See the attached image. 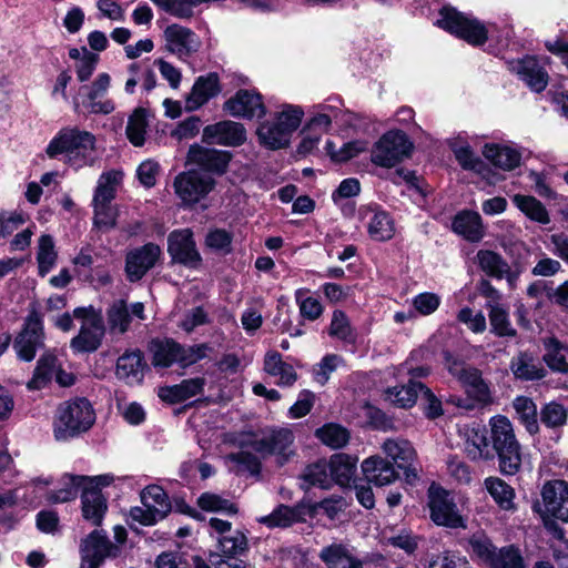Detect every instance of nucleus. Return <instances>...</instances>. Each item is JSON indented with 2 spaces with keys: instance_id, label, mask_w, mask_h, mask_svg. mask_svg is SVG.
<instances>
[{
  "instance_id": "13d9d810",
  "label": "nucleus",
  "mask_w": 568,
  "mask_h": 568,
  "mask_svg": "<svg viewBox=\"0 0 568 568\" xmlns=\"http://www.w3.org/2000/svg\"><path fill=\"white\" fill-rule=\"evenodd\" d=\"M315 434L323 444L332 448H341L349 439L347 429L336 424H327L318 428Z\"/></svg>"
},
{
  "instance_id": "473e14b6",
  "label": "nucleus",
  "mask_w": 568,
  "mask_h": 568,
  "mask_svg": "<svg viewBox=\"0 0 568 568\" xmlns=\"http://www.w3.org/2000/svg\"><path fill=\"white\" fill-rule=\"evenodd\" d=\"M219 92V77L216 73H210L205 77L197 78L193 84L192 91L186 98V109L189 111H194L201 108Z\"/></svg>"
},
{
  "instance_id": "1a4fd4ad",
  "label": "nucleus",
  "mask_w": 568,
  "mask_h": 568,
  "mask_svg": "<svg viewBox=\"0 0 568 568\" xmlns=\"http://www.w3.org/2000/svg\"><path fill=\"white\" fill-rule=\"evenodd\" d=\"M469 547L471 552L490 568H525L523 558L517 549L506 547L497 551L485 535H474L469 539Z\"/></svg>"
},
{
  "instance_id": "0e129e2a",
  "label": "nucleus",
  "mask_w": 568,
  "mask_h": 568,
  "mask_svg": "<svg viewBox=\"0 0 568 568\" xmlns=\"http://www.w3.org/2000/svg\"><path fill=\"white\" fill-rule=\"evenodd\" d=\"M568 412L557 402L546 404L540 410V420L549 428L560 427L567 422Z\"/></svg>"
},
{
  "instance_id": "864d4df0",
  "label": "nucleus",
  "mask_w": 568,
  "mask_h": 568,
  "mask_svg": "<svg viewBox=\"0 0 568 568\" xmlns=\"http://www.w3.org/2000/svg\"><path fill=\"white\" fill-rule=\"evenodd\" d=\"M545 355L544 361L555 372L567 373L568 363L564 354V345L555 337H548L544 341Z\"/></svg>"
},
{
  "instance_id": "2eb2a0df",
  "label": "nucleus",
  "mask_w": 568,
  "mask_h": 568,
  "mask_svg": "<svg viewBox=\"0 0 568 568\" xmlns=\"http://www.w3.org/2000/svg\"><path fill=\"white\" fill-rule=\"evenodd\" d=\"M43 346V324L37 311L30 312L23 331L17 336L13 347L20 359L30 362Z\"/></svg>"
},
{
  "instance_id": "de8ad7c7",
  "label": "nucleus",
  "mask_w": 568,
  "mask_h": 568,
  "mask_svg": "<svg viewBox=\"0 0 568 568\" xmlns=\"http://www.w3.org/2000/svg\"><path fill=\"white\" fill-rule=\"evenodd\" d=\"M122 180L119 171H108L100 175L95 187L93 203L111 204L115 197L116 186Z\"/></svg>"
},
{
  "instance_id": "5fc2aeb1",
  "label": "nucleus",
  "mask_w": 568,
  "mask_h": 568,
  "mask_svg": "<svg viewBox=\"0 0 568 568\" xmlns=\"http://www.w3.org/2000/svg\"><path fill=\"white\" fill-rule=\"evenodd\" d=\"M487 306L491 332L498 336L514 337L516 329L510 324L507 311L497 303H489Z\"/></svg>"
},
{
  "instance_id": "72a5a7b5",
  "label": "nucleus",
  "mask_w": 568,
  "mask_h": 568,
  "mask_svg": "<svg viewBox=\"0 0 568 568\" xmlns=\"http://www.w3.org/2000/svg\"><path fill=\"white\" fill-rule=\"evenodd\" d=\"M453 231L469 242H479L485 235L481 216L475 211H462L453 220Z\"/></svg>"
},
{
  "instance_id": "774afa93",
  "label": "nucleus",
  "mask_w": 568,
  "mask_h": 568,
  "mask_svg": "<svg viewBox=\"0 0 568 568\" xmlns=\"http://www.w3.org/2000/svg\"><path fill=\"white\" fill-rule=\"evenodd\" d=\"M444 365L449 374L462 384H465L468 381L470 372L477 371V368L468 366L447 351L444 352Z\"/></svg>"
},
{
  "instance_id": "8fccbe9b",
  "label": "nucleus",
  "mask_w": 568,
  "mask_h": 568,
  "mask_svg": "<svg viewBox=\"0 0 568 568\" xmlns=\"http://www.w3.org/2000/svg\"><path fill=\"white\" fill-rule=\"evenodd\" d=\"M485 487L494 500L505 510L514 508V489L498 477L485 479Z\"/></svg>"
},
{
  "instance_id": "052dcab7",
  "label": "nucleus",
  "mask_w": 568,
  "mask_h": 568,
  "mask_svg": "<svg viewBox=\"0 0 568 568\" xmlns=\"http://www.w3.org/2000/svg\"><path fill=\"white\" fill-rule=\"evenodd\" d=\"M295 300L300 307V313L303 317L315 321L323 313V306L320 301L308 295V290L298 288L295 292Z\"/></svg>"
},
{
  "instance_id": "ddd939ff",
  "label": "nucleus",
  "mask_w": 568,
  "mask_h": 568,
  "mask_svg": "<svg viewBox=\"0 0 568 568\" xmlns=\"http://www.w3.org/2000/svg\"><path fill=\"white\" fill-rule=\"evenodd\" d=\"M428 497L430 518L436 525L449 528L465 527L464 518L446 490L432 486L428 490Z\"/></svg>"
},
{
  "instance_id": "f03ea898",
  "label": "nucleus",
  "mask_w": 568,
  "mask_h": 568,
  "mask_svg": "<svg viewBox=\"0 0 568 568\" xmlns=\"http://www.w3.org/2000/svg\"><path fill=\"white\" fill-rule=\"evenodd\" d=\"M488 426L490 446L494 456L499 458L500 471L515 475L521 465V452L511 422L504 415H496L490 417Z\"/></svg>"
},
{
  "instance_id": "20e7f679",
  "label": "nucleus",
  "mask_w": 568,
  "mask_h": 568,
  "mask_svg": "<svg viewBox=\"0 0 568 568\" xmlns=\"http://www.w3.org/2000/svg\"><path fill=\"white\" fill-rule=\"evenodd\" d=\"M95 420L94 410L84 398L61 404L53 423V434L57 440H67L91 428Z\"/></svg>"
},
{
  "instance_id": "a878e982",
  "label": "nucleus",
  "mask_w": 568,
  "mask_h": 568,
  "mask_svg": "<svg viewBox=\"0 0 568 568\" xmlns=\"http://www.w3.org/2000/svg\"><path fill=\"white\" fill-rule=\"evenodd\" d=\"M133 317L144 320L143 303L136 302L129 306L123 300H119L106 312L110 329L120 334H124L129 329Z\"/></svg>"
},
{
  "instance_id": "79ce46f5",
  "label": "nucleus",
  "mask_w": 568,
  "mask_h": 568,
  "mask_svg": "<svg viewBox=\"0 0 568 568\" xmlns=\"http://www.w3.org/2000/svg\"><path fill=\"white\" fill-rule=\"evenodd\" d=\"M513 407L519 422L526 430L534 435L539 432L538 412L534 400L526 396H518L513 402Z\"/></svg>"
},
{
  "instance_id": "c03bdc74",
  "label": "nucleus",
  "mask_w": 568,
  "mask_h": 568,
  "mask_svg": "<svg viewBox=\"0 0 568 568\" xmlns=\"http://www.w3.org/2000/svg\"><path fill=\"white\" fill-rule=\"evenodd\" d=\"M423 389V383L410 379L405 386L388 388L385 392V396L392 404L406 408L415 404L418 394H420Z\"/></svg>"
},
{
  "instance_id": "e2e57ef3",
  "label": "nucleus",
  "mask_w": 568,
  "mask_h": 568,
  "mask_svg": "<svg viewBox=\"0 0 568 568\" xmlns=\"http://www.w3.org/2000/svg\"><path fill=\"white\" fill-rule=\"evenodd\" d=\"M197 505L205 511H217L225 514H235L237 511L235 505L230 500L212 493H203L197 498Z\"/></svg>"
},
{
  "instance_id": "c756f323",
  "label": "nucleus",
  "mask_w": 568,
  "mask_h": 568,
  "mask_svg": "<svg viewBox=\"0 0 568 568\" xmlns=\"http://www.w3.org/2000/svg\"><path fill=\"white\" fill-rule=\"evenodd\" d=\"M362 470L368 483L381 487L390 485L398 478L394 464L378 455L366 458L362 463Z\"/></svg>"
},
{
  "instance_id": "f704fd0d",
  "label": "nucleus",
  "mask_w": 568,
  "mask_h": 568,
  "mask_svg": "<svg viewBox=\"0 0 568 568\" xmlns=\"http://www.w3.org/2000/svg\"><path fill=\"white\" fill-rule=\"evenodd\" d=\"M381 448L386 459L393 462L396 468L407 467V463H414L416 459V450L412 444L400 437L387 438Z\"/></svg>"
},
{
  "instance_id": "f3484780",
  "label": "nucleus",
  "mask_w": 568,
  "mask_h": 568,
  "mask_svg": "<svg viewBox=\"0 0 568 568\" xmlns=\"http://www.w3.org/2000/svg\"><path fill=\"white\" fill-rule=\"evenodd\" d=\"M173 186L176 195L184 204H194L212 191L214 180L190 171L180 173L175 178Z\"/></svg>"
},
{
  "instance_id": "49530a36",
  "label": "nucleus",
  "mask_w": 568,
  "mask_h": 568,
  "mask_svg": "<svg viewBox=\"0 0 568 568\" xmlns=\"http://www.w3.org/2000/svg\"><path fill=\"white\" fill-rule=\"evenodd\" d=\"M304 489H308L312 486L321 488H329L333 478L329 471V464L326 460H320L306 467L302 476Z\"/></svg>"
},
{
  "instance_id": "09e8293b",
  "label": "nucleus",
  "mask_w": 568,
  "mask_h": 568,
  "mask_svg": "<svg viewBox=\"0 0 568 568\" xmlns=\"http://www.w3.org/2000/svg\"><path fill=\"white\" fill-rule=\"evenodd\" d=\"M476 258L481 271L494 278L501 280L508 271V263L496 252L480 250Z\"/></svg>"
},
{
  "instance_id": "a211bd4d",
  "label": "nucleus",
  "mask_w": 568,
  "mask_h": 568,
  "mask_svg": "<svg viewBox=\"0 0 568 568\" xmlns=\"http://www.w3.org/2000/svg\"><path fill=\"white\" fill-rule=\"evenodd\" d=\"M458 433L464 440V449L469 459L474 462L494 459V449H491L489 435L484 426L475 423L464 425L459 427Z\"/></svg>"
},
{
  "instance_id": "680f3d73",
  "label": "nucleus",
  "mask_w": 568,
  "mask_h": 568,
  "mask_svg": "<svg viewBox=\"0 0 568 568\" xmlns=\"http://www.w3.org/2000/svg\"><path fill=\"white\" fill-rule=\"evenodd\" d=\"M221 552L227 557L242 555L247 549V537L241 530H235L230 536H223L219 539Z\"/></svg>"
},
{
  "instance_id": "412c9836",
  "label": "nucleus",
  "mask_w": 568,
  "mask_h": 568,
  "mask_svg": "<svg viewBox=\"0 0 568 568\" xmlns=\"http://www.w3.org/2000/svg\"><path fill=\"white\" fill-rule=\"evenodd\" d=\"M224 110L235 118L253 119L265 114L262 97L254 90H239L224 103Z\"/></svg>"
},
{
  "instance_id": "c85d7f7f",
  "label": "nucleus",
  "mask_w": 568,
  "mask_h": 568,
  "mask_svg": "<svg viewBox=\"0 0 568 568\" xmlns=\"http://www.w3.org/2000/svg\"><path fill=\"white\" fill-rule=\"evenodd\" d=\"M313 508L306 504H298L294 507L280 505L270 515L260 517L257 521L270 528L288 527L294 523L305 521L306 517H313Z\"/></svg>"
},
{
  "instance_id": "7c9ffc66",
  "label": "nucleus",
  "mask_w": 568,
  "mask_h": 568,
  "mask_svg": "<svg viewBox=\"0 0 568 568\" xmlns=\"http://www.w3.org/2000/svg\"><path fill=\"white\" fill-rule=\"evenodd\" d=\"M318 558L327 568H363V561L354 555L353 549L342 542L323 547Z\"/></svg>"
},
{
  "instance_id": "9d476101",
  "label": "nucleus",
  "mask_w": 568,
  "mask_h": 568,
  "mask_svg": "<svg viewBox=\"0 0 568 568\" xmlns=\"http://www.w3.org/2000/svg\"><path fill=\"white\" fill-rule=\"evenodd\" d=\"M542 507L537 501L534 510L538 513L544 520L556 518L568 523V483L565 480L547 481L541 489Z\"/></svg>"
},
{
  "instance_id": "a18cd8bd",
  "label": "nucleus",
  "mask_w": 568,
  "mask_h": 568,
  "mask_svg": "<svg viewBox=\"0 0 568 568\" xmlns=\"http://www.w3.org/2000/svg\"><path fill=\"white\" fill-rule=\"evenodd\" d=\"M449 146L463 169L478 171L481 168L483 163L480 159L474 153L462 134L452 138L449 140Z\"/></svg>"
},
{
  "instance_id": "bb28decb",
  "label": "nucleus",
  "mask_w": 568,
  "mask_h": 568,
  "mask_svg": "<svg viewBox=\"0 0 568 568\" xmlns=\"http://www.w3.org/2000/svg\"><path fill=\"white\" fill-rule=\"evenodd\" d=\"M483 155L504 171L518 168L523 156L521 150L513 143H487L483 148Z\"/></svg>"
},
{
  "instance_id": "e433bc0d",
  "label": "nucleus",
  "mask_w": 568,
  "mask_h": 568,
  "mask_svg": "<svg viewBox=\"0 0 568 568\" xmlns=\"http://www.w3.org/2000/svg\"><path fill=\"white\" fill-rule=\"evenodd\" d=\"M264 371L268 375L276 377L278 385L290 386L297 379L294 367L283 362L281 354L274 351L265 355Z\"/></svg>"
},
{
  "instance_id": "2f4dec72",
  "label": "nucleus",
  "mask_w": 568,
  "mask_h": 568,
  "mask_svg": "<svg viewBox=\"0 0 568 568\" xmlns=\"http://www.w3.org/2000/svg\"><path fill=\"white\" fill-rule=\"evenodd\" d=\"M145 367L140 351L126 352L118 358L115 374L128 384H140L144 377Z\"/></svg>"
},
{
  "instance_id": "0eeeda50",
  "label": "nucleus",
  "mask_w": 568,
  "mask_h": 568,
  "mask_svg": "<svg viewBox=\"0 0 568 568\" xmlns=\"http://www.w3.org/2000/svg\"><path fill=\"white\" fill-rule=\"evenodd\" d=\"M142 507H132L130 518L143 526H152L163 519L171 510L166 493L158 485H150L141 491Z\"/></svg>"
},
{
  "instance_id": "393cba45",
  "label": "nucleus",
  "mask_w": 568,
  "mask_h": 568,
  "mask_svg": "<svg viewBox=\"0 0 568 568\" xmlns=\"http://www.w3.org/2000/svg\"><path fill=\"white\" fill-rule=\"evenodd\" d=\"M509 68L534 92L539 93L548 85V73L532 57H526L521 60L513 61L509 63Z\"/></svg>"
},
{
  "instance_id": "a19ab883",
  "label": "nucleus",
  "mask_w": 568,
  "mask_h": 568,
  "mask_svg": "<svg viewBox=\"0 0 568 568\" xmlns=\"http://www.w3.org/2000/svg\"><path fill=\"white\" fill-rule=\"evenodd\" d=\"M513 203L531 221L539 224H548L550 222L547 209L536 197L531 195L516 194L513 196Z\"/></svg>"
},
{
  "instance_id": "6ab92c4d",
  "label": "nucleus",
  "mask_w": 568,
  "mask_h": 568,
  "mask_svg": "<svg viewBox=\"0 0 568 568\" xmlns=\"http://www.w3.org/2000/svg\"><path fill=\"white\" fill-rule=\"evenodd\" d=\"M111 85V77L106 72L99 73L90 85L81 88L84 91L82 101L83 106L93 114H110L115 105L112 100L102 98L106 94Z\"/></svg>"
},
{
  "instance_id": "3c124183",
  "label": "nucleus",
  "mask_w": 568,
  "mask_h": 568,
  "mask_svg": "<svg viewBox=\"0 0 568 568\" xmlns=\"http://www.w3.org/2000/svg\"><path fill=\"white\" fill-rule=\"evenodd\" d=\"M368 149V143L364 140H355L344 143L341 148L332 141H326L325 150L334 162H346Z\"/></svg>"
},
{
  "instance_id": "7ed1b4c3",
  "label": "nucleus",
  "mask_w": 568,
  "mask_h": 568,
  "mask_svg": "<svg viewBox=\"0 0 568 568\" xmlns=\"http://www.w3.org/2000/svg\"><path fill=\"white\" fill-rule=\"evenodd\" d=\"M304 111L298 105L284 104L270 121L261 123L257 129L260 143L267 149L286 148L293 133L300 128Z\"/></svg>"
},
{
  "instance_id": "4d7b16f0",
  "label": "nucleus",
  "mask_w": 568,
  "mask_h": 568,
  "mask_svg": "<svg viewBox=\"0 0 568 568\" xmlns=\"http://www.w3.org/2000/svg\"><path fill=\"white\" fill-rule=\"evenodd\" d=\"M468 381L463 384L466 387L467 394L479 405H488L491 403V394L489 386L481 378V373L477 369L470 372Z\"/></svg>"
},
{
  "instance_id": "69168bd1",
  "label": "nucleus",
  "mask_w": 568,
  "mask_h": 568,
  "mask_svg": "<svg viewBox=\"0 0 568 568\" xmlns=\"http://www.w3.org/2000/svg\"><path fill=\"white\" fill-rule=\"evenodd\" d=\"M336 118V109L331 105H322L320 106V111L314 113L305 126L308 128V131L323 134L329 130L333 119Z\"/></svg>"
},
{
  "instance_id": "6e6d98bb",
  "label": "nucleus",
  "mask_w": 568,
  "mask_h": 568,
  "mask_svg": "<svg viewBox=\"0 0 568 568\" xmlns=\"http://www.w3.org/2000/svg\"><path fill=\"white\" fill-rule=\"evenodd\" d=\"M148 121L146 112L143 109H136L129 118L126 125V135L130 142L135 146H142L145 141Z\"/></svg>"
},
{
  "instance_id": "58836bf2",
  "label": "nucleus",
  "mask_w": 568,
  "mask_h": 568,
  "mask_svg": "<svg viewBox=\"0 0 568 568\" xmlns=\"http://www.w3.org/2000/svg\"><path fill=\"white\" fill-rule=\"evenodd\" d=\"M81 499L83 517L93 525L99 526L106 510L105 498L97 489L84 488Z\"/></svg>"
},
{
  "instance_id": "ea45409f",
  "label": "nucleus",
  "mask_w": 568,
  "mask_h": 568,
  "mask_svg": "<svg viewBox=\"0 0 568 568\" xmlns=\"http://www.w3.org/2000/svg\"><path fill=\"white\" fill-rule=\"evenodd\" d=\"M328 464L333 481L341 486L349 485L355 475L357 458L345 454H335Z\"/></svg>"
},
{
  "instance_id": "c9c22d12",
  "label": "nucleus",
  "mask_w": 568,
  "mask_h": 568,
  "mask_svg": "<svg viewBox=\"0 0 568 568\" xmlns=\"http://www.w3.org/2000/svg\"><path fill=\"white\" fill-rule=\"evenodd\" d=\"M204 386V379L196 377L185 379L182 383L169 387H162L159 390L161 399L169 403L184 402L200 394Z\"/></svg>"
},
{
  "instance_id": "bf43d9fd",
  "label": "nucleus",
  "mask_w": 568,
  "mask_h": 568,
  "mask_svg": "<svg viewBox=\"0 0 568 568\" xmlns=\"http://www.w3.org/2000/svg\"><path fill=\"white\" fill-rule=\"evenodd\" d=\"M55 367V358L52 355H44L38 361L32 379L28 383L30 389L42 388L51 379Z\"/></svg>"
},
{
  "instance_id": "423d86ee",
  "label": "nucleus",
  "mask_w": 568,
  "mask_h": 568,
  "mask_svg": "<svg viewBox=\"0 0 568 568\" xmlns=\"http://www.w3.org/2000/svg\"><path fill=\"white\" fill-rule=\"evenodd\" d=\"M73 316L82 318V324L78 335L71 339V348L75 353L95 352L101 346L105 334L101 315L92 307H78L73 311Z\"/></svg>"
},
{
  "instance_id": "cd10ccee",
  "label": "nucleus",
  "mask_w": 568,
  "mask_h": 568,
  "mask_svg": "<svg viewBox=\"0 0 568 568\" xmlns=\"http://www.w3.org/2000/svg\"><path fill=\"white\" fill-rule=\"evenodd\" d=\"M231 160L226 151L206 149L194 144L187 152V163L195 164L206 171L223 173Z\"/></svg>"
},
{
  "instance_id": "39448f33",
  "label": "nucleus",
  "mask_w": 568,
  "mask_h": 568,
  "mask_svg": "<svg viewBox=\"0 0 568 568\" xmlns=\"http://www.w3.org/2000/svg\"><path fill=\"white\" fill-rule=\"evenodd\" d=\"M437 26L473 45H481L488 38L487 27L479 20L454 8L445 7L439 12Z\"/></svg>"
},
{
  "instance_id": "aec40b11",
  "label": "nucleus",
  "mask_w": 568,
  "mask_h": 568,
  "mask_svg": "<svg viewBox=\"0 0 568 568\" xmlns=\"http://www.w3.org/2000/svg\"><path fill=\"white\" fill-rule=\"evenodd\" d=\"M168 251L172 258L181 264L196 267L201 262V255L196 250L193 233L190 229L176 230L170 233Z\"/></svg>"
},
{
  "instance_id": "9b49d317",
  "label": "nucleus",
  "mask_w": 568,
  "mask_h": 568,
  "mask_svg": "<svg viewBox=\"0 0 568 568\" xmlns=\"http://www.w3.org/2000/svg\"><path fill=\"white\" fill-rule=\"evenodd\" d=\"M406 134L400 131L385 133L372 150V162L383 168H393L409 152Z\"/></svg>"
},
{
  "instance_id": "6e6552de",
  "label": "nucleus",
  "mask_w": 568,
  "mask_h": 568,
  "mask_svg": "<svg viewBox=\"0 0 568 568\" xmlns=\"http://www.w3.org/2000/svg\"><path fill=\"white\" fill-rule=\"evenodd\" d=\"M205 351L206 347L203 345L184 348L171 339H155L150 344L154 367H169L175 362L182 366H189L202 359L205 356Z\"/></svg>"
},
{
  "instance_id": "4be33fe9",
  "label": "nucleus",
  "mask_w": 568,
  "mask_h": 568,
  "mask_svg": "<svg viewBox=\"0 0 568 568\" xmlns=\"http://www.w3.org/2000/svg\"><path fill=\"white\" fill-rule=\"evenodd\" d=\"M203 142L225 146H239L246 140L243 124L234 121H221L203 129Z\"/></svg>"
},
{
  "instance_id": "4468645a",
  "label": "nucleus",
  "mask_w": 568,
  "mask_h": 568,
  "mask_svg": "<svg viewBox=\"0 0 568 568\" xmlns=\"http://www.w3.org/2000/svg\"><path fill=\"white\" fill-rule=\"evenodd\" d=\"M294 435L287 428L272 429L252 443L255 452L263 456L275 455L278 464L283 465L294 454L292 445Z\"/></svg>"
},
{
  "instance_id": "f257e3e1",
  "label": "nucleus",
  "mask_w": 568,
  "mask_h": 568,
  "mask_svg": "<svg viewBox=\"0 0 568 568\" xmlns=\"http://www.w3.org/2000/svg\"><path fill=\"white\" fill-rule=\"evenodd\" d=\"M97 150V138L77 125L61 128L48 143L44 152L49 159H60L79 170L92 166Z\"/></svg>"
},
{
  "instance_id": "338daca9",
  "label": "nucleus",
  "mask_w": 568,
  "mask_h": 568,
  "mask_svg": "<svg viewBox=\"0 0 568 568\" xmlns=\"http://www.w3.org/2000/svg\"><path fill=\"white\" fill-rule=\"evenodd\" d=\"M27 221L28 215L22 211H0V237L10 236Z\"/></svg>"
},
{
  "instance_id": "4c0bfd02",
  "label": "nucleus",
  "mask_w": 568,
  "mask_h": 568,
  "mask_svg": "<svg viewBox=\"0 0 568 568\" xmlns=\"http://www.w3.org/2000/svg\"><path fill=\"white\" fill-rule=\"evenodd\" d=\"M510 369L520 379H541L546 375L545 368L528 353H520L511 359Z\"/></svg>"
},
{
  "instance_id": "37998d69",
  "label": "nucleus",
  "mask_w": 568,
  "mask_h": 568,
  "mask_svg": "<svg viewBox=\"0 0 568 568\" xmlns=\"http://www.w3.org/2000/svg\"><path fill=\"white\" fill-rule=\"evenodd\" d=\"M58 252L51 235L43 234L38 240L37 263L38 273L44 277L57 264Z\"/></svg>"
},
{
  "instance_id": "b1692460",
  "label": "nucleus",
  "mask_w": 568,
  "mask_h": 568,
  "mask_svg": "<svg viewBox=\"0 0 568 568\" xmlns=\"http://www.w3.org/2000/svg\"><path fill=\"white\" fill-rule=\"evenodd\" d=\"M359 215L366 221L368 234L374 241H388L395 235V222L387 212L376 206H364L359 209Z\"/></svg>"
},
{
  "instance_id": "f8f14e48",
  "label": "nucleus",
  "mask_w": 568,
  "mask_h": 568,
  "mask_svg": "<svg viewBox=\"0 0 568 568\" xmlns=\"http://www.w3.org/2000/svg\"><path fill=\"white\" fill-rule=\"evenodd\" d=\"M164 51L175 55L181 61L196 53L201 48V40L190 28L172 23L163 31Z\"/></svg>"
},
{
  "instance_id": "dca6fc26",
  "label": "nucleus",
  "mask_w": 568,
  "mask_h": 568,
  "mask_svg": "<svg viewBox=\"0 0 568 568\" xmlns=\"http://www.w3.org/2000/svg\"><path fill=\"white\" fill-rule=\"evenodd\" d=\"M119 551L102 530L92 531L81 544V568H99L108 557Z\"/></svg>"
},
{
  "instance_id": "603ef678",
  "label": "nucleus",
  "mask_w": 568,
  "mask_h": 568,
  "mask_svg": "<svg viewBox=\"0 0 568 568\" xmlns=\"http://www.w3.org/2000/svg\"><path fill=\"white\" fill-rule=\"evenodd\" d=\"M62 488L51 491L48 496L50 503H67L77 497L79 489L84 490V476L65 474L62 477Z\"/></svg>"
},
{
  "instance_id": "5701e85b",
  "label": "nucleus",
  "mask_w": 568,
  "mask_h": 568,
  "mask_svg": "<svg viewBox=\"0 0 568 568\" xmlns=\"http://www.w3.org/2000/svg\"><path fill=\"white\" fill-rule=\"evenodd\" d=\"M160 254L161 248L153 243L130 251L125 261L128 278L131 282L141 280L155 265Z\"/></svg>"
}]
</instances>
